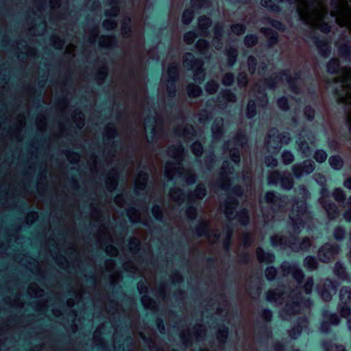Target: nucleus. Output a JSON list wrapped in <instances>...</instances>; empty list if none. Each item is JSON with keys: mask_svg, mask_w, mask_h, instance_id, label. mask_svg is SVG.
I'll return each mask as SVG.
<instances>
[{"mask_svg": "<svg viewBox=\"0 0 351 351\" xmlns=\"http://www.w3.org/2000/svg\"><path fill=\"white\" fill-rule=\"evenodd\" d=\"M332 197L335 201L343 202L346 199V194L341 188H336L332 192Z\"/></svg>", "mask_w": 351, "mask_h": 351, "instance_id": "nucleus-59", "label": "nucleus"}, {"mask_svg": "<svg viewBox=\"0 0 351 351\" xmlns=\"http://www.w3.org/2000/svg\"><path fill=\"white\" fill-rule=\"evenodd\" d=\"M319 201L330 219H335L339 216V208L335 203L324 197H321Z\"/></svg>", "mask_w": 351, "mask_h": 351, "instance_id": "nucleus-20", "label": "nucleus"}, {"mask_svg": "<svg viewBox=\"0 0 351 351\" xmlns=\"http://www.w3.org/2000/svg\"><path fill=\"white\" fill-rule=\"evenodd\" d=\"M115 266L114 261L112 259L107 260L106 261V269L108 272H112L110 274V282L112 284L116 283L118 280H119L121 278V273L118 271H113Z\"/></svg>", "mask_w": 351, "mask_h": 351, "instance_id": "nucleus-32", "label": "nucleus"}, {"mask_svg": "<svg viewBox=\"0 0 351 351\" xmlns=\"http://www.w3.org/2000/svg\"><path fill=\"white\" fill-rule=\"evenodd\" d=\"M282 177V173H280L278 171H274L268 176V183L269 184H277L279 182H280Z\"/></svg>", "mask_w": 351, "mask_h": 351, "instance_id": "nucleus-52", "label": "nucleus"}, {"mask_svg": "<svg viewBox=\"0 0 351 351\" xmlns=\"http://www.w3.org/2000/svg\"><path fill=\"white\" fill-rule=\"evenodd\" d=\"M315 140V138L311 132L305 130L300 132L296 144L298 151L302 154L303 157H308L311 155L312 149L309 144L313 145Z\"/></svg>", "mask_w": 351, "mask_h": 351, "instance_id": "nucleus-9", "label": "nucleus"}, {"mask_svg": "<svg viewBox=\"0 0 351 351\" xmlns=\"http://www.w3.org/2000/svg\"><path fill=\"white\" fill-rule=\"evenodd\" d=\"M98 240L101 243V245L105 246L106 252L112 256H117L118 254L117 249L112 245V244H108V243H115L117 245H119V239L114 238L110 234V231L108 229V227L106 226V223H101L99 230V235Z\"/></svg>", "mask_w": 351, "mask_h": 351, "instance_id": "nucleus-7", "label": "nucleus"}, {"mask_svg": "<svg viewBox=\"0 0 351 351\" xmlns=\"http://www.w3.org/2000/svg\"><path fill=\"white\" fill-rule=\"evenodd\" d=\"M186 92L189 97L196 98L199 97L202 90V88L194 84H190L186 87Z\"/></svg>", "mask_w": 351, "mask_h": 351, "instance_id": "nucleus-42", "label": "nucleus"}, {"mask_svg": "<svg viewBox=\"0 0 351 351\" xmlns=\"http://www.w3.org/2000/svg\"><path fill=\"white\" fill-rule=\"evenodd\" d=\"M335 80L337 101L346 106L345 112L348 124L351 130V69L343 68L340 75Z\"/></svg>", "mask_w": 351, "mask_h": 351, "instance_id": "nucleus-3", "label": "nucleus"}, {"mask_svg": "<svg viewBox=\"0 0 351 351\" xmlns=\"http://www.w3.org/2000/svg\"><path fill=\"white\" fill-rule=\"evenodd\" d=\"M169 197L172 202H174L178 205L181 204L185 199L184 193L182 190L179 188L171 189L169 192Z\"/></svg>", "mask_w": 351, "mask_h": 351, "instance_id": "nucleus-37", "label": "nucleus"}, {"mask_svg": "<svg viewBox=\"0 0 351 351\" xmlns=\"http://www.w3.org/2000/svg\"><path fill=\"white\" fill-rule=\"evenodd\" d=\"M228 166V162H224L220 172L221 187L222 189L227 191L230 185V180L228 179V174L232 173L230 171H227L226 169Z\"/></svg>", "mask_w": 351, "mask_h": 351, "instance_id": "nucleus-34", "label": "nucleus"}, {"mask_svg": "<svg viewBox=\"0 0 351 351\" xmlns=\"http://www.w3.org/2000/svg\"><path fill=\"white\" fill-rule=\"evenodd\" d=\"M228 334V328L222 326L219 328L217 334V338L219 341V343L222 345L226 342V340L227 339Z\"/></svg>", "mask_w": 351, "mask_h": 351, "instance_id": "nucleus-47", "label": "nucleus"}, {"mask_svg": "<svg viewBox=\"0 0 351 351\" xmlns=\"http://www.w3.org/2000/svg\"><path fill=\"white\" fill-rule=\"evenodd\" d=\"M195 47L200 53L206 54L209 47V44L206 40L200 39L196 43Z\"/></svg>", "mask_w": 351, "mask_h": 351, "instance_id": "nucleus-60", "label": "nucleus"}, {"mask_svg": "<svg viewBox=\"0 0 351 351\" xmlns=\"http://www.w3.org/2000/svg\"><path fill=\"white\" fill-rule=\"evenodd\" d=\"M313 40L318 49L319 54L324 58L328 57L330 53L328 43L324 40H320L315 36L313 37Z\"/></svg>", "mask_w": 351, "mask_h": 351, "instance_id": "nucleus-30", "label": "nucleus"}, {"mask_svg": "<svg viewBox=\"0 0 351 351\" xmlns=\"http://www.w3.org/2000/svg\"><path fill=\"white\" fill-rule=\"evenodd\" d=\"M340 302L349 304L351 302V287L343 286L339 290Z\"/></svg>", "mask_w": 351, "mask_h": 351, "instance_id": "nucleus-40", "label": "nucleus"}, {"mask_svg": "<svg viewBox=\"0 0 351 351\" xmlns=\"http://www.w3.org/2000/svg\"><path fill=\"white\" fill-rule=\"evenodd\" d=\"M106 187L110 191H114L118 184V172L112 169L108 175L106 180Z\"/></svg>", "mask_w": 351, "mask_h": 351, "instance_id": "nucleus-33", "label": "nucleus"}, {"mask_svg": "<svg viewBox=\"0 0 351 351\" xmlns=\"http://www.w3.org/2000/svg\"><path fill=\"white\" fill-rule=\"evenodd\" d=\"M246 143L245 136L241 133H238L232 141L226 143V149H229L230 156L235 163H239L240 161L239 147H243Z\"/></svg>", "mask_w": 351, "mask_h": 351, "instance_id": "nucleus-11", "label": "nucleus"}, {"mask_svg": "<svg viewBox=\"0 0 351 351\" xmlns=\"http://www.w3.org/2000/svg\"><path fill=\"white\" fill-rule=\"evenodd\" d=\"M212 21L211 20L205 16H202L198 19V28L199 29L201 36H206L207 35V29L211 25Z\"/></svg>", "mask_w": 351, "mask_h": 351, "instance_id": "nucleus-38", "label": "nucleus"}, {"mask_svg": "<svg viewBox=\"0 0 351 351\" xmlns=\"http://www.w3.org/2000/svg\"><path fill=\"white\" fill-rule=\"evenodd\" d=\"M176 135L183 136L185 139L189 140L195 136V131L191 125H180L176 128Z\"/></svg>", "mask_w": 351, "mask_h": 351, "instance_id": "nucleus-28", "label": "nucleus"}, {"mask_svg": "<svg viewBox=\"0 0 351 351\" xmlns=\"http://www.w3.org/2000/svg\"><path fill=\"white\" fill-rule=\"evenodd\" d=\"M116 134L115 128L113 125H108L105 128L104 134V141L106 146L105 152H107V154L110 157H114L115 148L117 145L112 141V138L114 137Z\"/></svg>", "mask_w": 351, "mask_h": 351, "instance_id": "nucleus-14", "label": "nucleus"}, {"mask_svg": "<svg viewBox=\"0 0 351 351\" xmlns=\"http://www.w3.org/2000/svg\"><path fill=\"white\" fill-rule=\"evenodd\" d=\"M295 212L293 207L290 215V219L292 221L294 232L298 233L300 230L301 227L303 226L306 220L309 218V213L306 211L305 206H301L300 210L298 211L297 214H295Z\"/></svg>", "mask_w": 351, "mask_h": 351, "instance_id": "nucleus-12", "label": "nucleus"}, {"mask_svg": "<svg viewBox=\"0 0 351 351\" xmlns=\"http://www.w3.org/2000/svg\"><path fill=\"white\" fill-rule=\"evenodd\" d=\"M315 169V162L311 160H306L292 166V171L296 178L312 173Z\"/></svg>", "mask_w": 351, "mask_h": 351, "instance_id": "nucleus-16", "label": "nucleus"}, {"mask_svg": "<svg viewBox=\"0 0 351 351\" xmlns=\"http://www.w3.org/2000/svg\"><path fill=\"white\" fill-rule=\"evenodd\" d=\"M223 118H216L212 125L211 130L214 140H219L223 134Z\"/></svg>", "mask_w": 351, "mask_h": 351, "instance_id": "nucleus-29", "label": "nucleus"}, {"mask_svg": "<svg viewBox=\"0 0 351 351\" xmlns=\"http://www.w3.org/2000/svg\"><path fill=\"white\" fill-rule=\"evenodd\" d=\"M339 55L348 60H351V48L347 45L338 47Z\"/></svg>", "mask_w": 351, "mask_h": 351, "instance_id": "nucleus-54", "label": "nucleus"}, {"mask_svg": "<svg viewBox=\"0 0 351 351\" xmlns=\"http://www.w3.org/2000/svg\"><path fill=\"white\" fill-rule=\"evenodd\" d=\"M339 67V60L336 58L331 59L327 64V71L330 73H336Z\"/></svg>", "mask_w": 351, "mask_h": 351, "instance_id": "nucleus-63", "label": "nucleus"}, {"mask_svg": "<svg viewBox=\"0 0 351 351\" xmlns=\"http://www.w3.org/2000/svg\"><path fill=\"white\" fill-rule=\"evenodd\" d=\"M183 66L187 69L193 70V79L202 82L205 78V71L203 69L204 62L195 58L191 53H186L183 57Z\"/></svg>", "mask_w": 351, "mask_h": 351, "instance_id": "nucleus-8", "label": "nucleus"}, {"mask_svg": "<svg viewBox=\"0 0 351 351\" xmlns=\"http://www.w3.org/2000/svg\"><path fill=\"white\" fill-rule=\"evenodd\" d=\"M141 302L145 308L154 310L156 307V302L146 295L141 297Z\"/></svg>", "mask_w": 351, "mask_h": 351, "instance_id": "nucleus-55", "label": "nucleus"}, {"mask_svg": "<svg viewBox=\"0 0 351 351\" xmlns=\"http://www.w3.org/2000/svg\"><path fill=\"white\" fill-rule=\"evenodd\" d=\"M284 295L285 293L281 290H269L267 293V300L271 302L281 304L282 300H284Z\"/></svg>", "mask_w": 351, "mask_h": 351, "instance_id": "nucleus-36", "label": "nucleus"}, {"mask_svg": "<svg viewBox=\"0 0 351 351\" xmlns=\"http://www.w3.org/2000/svg\"><path fill=\"white\" fill-rule=\"evenodd\" d=\"M218 99L219 104L223 106L228 103H235L237 101V96L230 90L226 89L220 92Z\"/></svg>", "mask_w": 351, "mask_h": 351, "instance_id": "nucleus-27", "label": "nucleus"}, {"mask_svg": "<svg viewBox=\"0 0 351 351\" xmlns=\"http://www.w3.org/2000/svg\"><path fill=\"white\" fill-rule=\"evenodd\" d=\"M285 83L293 93H301L302 82L297 73L293 75L289 71H284L278 74L275 73L270 78L265 80V84L269 88H274Z\"/></svg>", "mask_w": 351, "mask_h": 351, "instance_id": "nucleus-4", "label": "nucleus"}, {"mask_svg": "<svg viewBox=\"0 0 351 351\" xmlns=\"http://www.w3.org/2000/svg\"><path fill=\"white\" fill-rule=\"evenodd\" d=\"M226 55L228 57V65L232 66L237 61V50L235 48L230 47L226 49Z\"/></svg>", "mask_w": 351, "mask_h": 351, "instance_id": "nucleus-44", "label": "nucleus"}, {"mask_svg": "<svg viewBox=\"0 0 351 351\" xmlns=\"http://www.w3.org/2000/svg\"><path fill=\"white\" fill-rule=\"evenodd\" d=\"M168 155L175 160L174 162H167L165 168V176L171 180L175 176H184L187 184L195 182L196 175L191 170H186L181 167L183 159L184 148L182 145L169 147Z\"/></svg>", "mask_w": 351, "mask_h": 351, "instance_id": "nucleus-2", "label": "nucleus"}, {"mask_svg": "<svg viewBox=\"0 0 351 351\" xmlns=\"http://www.w3.org/2000/svg\"><path fill=\"white\" fill-rule=\"evenodd\" d=\"M168 80L166 85V90L169 97H173L176 95V82L178 79V66L175 63L169 65L167 69Z\"/></svg>", "mask_w": 351, "mask_h": 351, "instance_id": "nucleus-15", "label": "nucleus"}, {"mask_svg": "<svg viewBox=\"0 0 351 351\" xmlns=\"http://www.w3.org/2000/svg\"><path fill=\"white\" fill-rule=\"evenodd\" d=\"M323 319L320 329L324 332H327L329 330L330 325H337L340 321L336 313H331L327 311L323 313Z\"/></svg>", "mask_w": 351, "mask_h": 351, "instance_id": "nucleus-19", "label": "nucleus"}, {"mask_svg": "<svg viewBox=\"0 0 351 351\" xmlns=\"http://www.w3.org/2000/svg\"><path fill=\"white\" fill-rule=\"evenodd\" d=\"M330 14L339 25L351 32V0H332Z\"/></svg>", "mask_w": 351, "mask_h": 351, "instance_id": "nucleus-5", "label": "nucleus"}, {"mask_svg": "<svg viewBox=\"0 0 351 351\" xmlns=\"http://www.w3.org/2000/svg\"><path fill=\"white\" fill-rule=\"evenodd\" d=\"M318 263L315 258L307 256L304 260V267L310 271L315 270L317 268Z\"/></svg>", "mask_w": 351, "mask_h": 351, "instance_id": "nucleus-45", "label": "nucleus"}, {"mask_svg": "<svg viewBox=\"0 0 351 351\" xmlns=\"http://www.w3.org/2000/svg\"><path fill=\"white\" fill-rule=\"evenodd\" d=\"M205 335V329L201 325H197L193 328V333L181 332L180 339L185 346H188L191 343L192 337H194L196 340H200Z\"/></svg>", "mask_w": 351, "mask_h": 351, "instance_id": "nucleus-17", "label": "nucleus"}, {"mask_svg": "<svg viewBox=\"0 0 351 351\" xmlns=\"http://www.w3.org/2000/svg\"><path fill=\"white\" fill-rule=\"evenodd\" d=\"M329 163L335 169L339 170L343 166V160L339 156H332L329 158Z\"/></svg>", "mask_w": 351, "mask_h": 351, "instance_id": "nucleus-50", "label": "nucleus"}, {"mask_svg": "<svg viewBox=\"0 0 351 351\" xmlns=\"http://www.w3.org/2000/svg\"><path fill=\"white\" fill-rule=\"evenodd\" d=\"M323 348L326 351H346L343 346L332 344L327 341L323 343Z\"/></svg>", "mask_w": 351, "mask_h": 351, "instance_id": "nucleus-58", "label": "nucleus"}, {"mask_svg": "<svg viewBox=\"0 0 351 351\" xmlns=\"http://www.w3.org/2000/svg\"><path fill=\"white\" fill-rule=\"evenodd\" d=\"M300 310V306L298 301L289 300L286 302L285 308L280 312V316L283 319H288L289 317L295 315Z\"/></svg>", "mask_w": 351, "mask_h": 351, "instance_id": "nucleus-21", "label": "nucleus"}, {"mask_svg": "<svg viewBox=\"0 0 351 351\" xmlns=\"http://www.w3.org/2000/svg\"><path fill=\"white\" fill-rule=\"evenodd\" d=\"M44 291L41 289L38 285L32 283L28 288V293L35 298H39L43 295Z\"/></svg>", "mask_w": 351, "mask_h": 351, "instance_id": "nucleus-46", "label": "nucleus"}, {"mask_svg": "<svg viewBox=\"0 0 351 351\" xmlns=\"http://www.w3.org/2000/svg\"><path fill=\"white\" fill-rule=\"evenodd\" d=\"M148 179L147 173L140 171L135 180V192L140 194L141 191L145 190Z\"/></svg>", "mask_w": 351, "mask_h": 351, "instance_id": "nucleus-31", "label": "nucleus"}, {"mask_svg": "<svg viewBox=\"0 0 351 351\" xmlns=\"http://www.w3.org/2000/svg\"><path fill=\"white\" fill-rule=\"evenodd\" d=\"M289 3H297V12L300 19L309 26L328 33L330 27L324 21L327 14L325 3L322 0H278Z\"/></svg>", "mask_w": 351, "mask_h": 351, "instance_id": "nucleus-1", "label": "nucleus"}, {"mask_svg": "<svg viewBox=\"0 0 351 351\" xmlns=\"http://www.w3.org/2000/svg\"><path fill=\"white\" fill-rule=\"evenodd\" d=\"M196 232L199 236L206 235L209 241L215 243L219 237L217 232H209L207 222L203 221L196 228Z\"/></svg>", "mask_w": 351, "mask_h": 351, "instance_id": "nucleus-23", "label": "nucleus"}, {"mask_svg": "<svg viewBox=\"0 0 351 351\" xmlns=\"http://www.w3.org/2000/svg\"><path fill=\"white\" fill-rule=\"evenodd\" d=\"M334 273L338 276L339 278L343 280L350 282V278L347 274L346 268L341 263L339 262L335 263L334 267Z\"/></svg>", "mask_w": 351, "mask_h": 351, "instance_id": "nucleus-39", "label": "nucleus"}, {"mask_svg": "<svg viewBox=\"0 0 351 351\" xmlns=\"http://www.w3.org/2000/svg\"><path fill=\"white\" fill-rule=\"evenodd\" d=\"M279 132L275 129H271L267 135V147L269 152H274L281 148Z\"/></svg>", "mask_w": 351, "mask_h": 351, "instance_id": "nucleus-18", "label": "nucleus"}, {"mask_svg": "<svg viewBox=\"0 0 351 351\" xmlns=\"http://www.w3.org/2000/svg\"><path fill=\"white\" fill-rule=\"evenodd\" d=\"M265 202L270 206L274 212H284L288 205V199L274 191H267L265 195Z\"/></svg>", "mask_w": 351, "mask_h": 351, "instance_id": "nucleus-10", "label": "nucleus"}, {"mask_svg": "<svg viewBox=\"0 0 351 351\" xmlns=\"http://www.w3.org/2000/svg\"><path fill=\"white\" fill-rule=\"evenodd\" d=\"M261 32L268 38L269 45H274L277 43L278 35L277 33L269 28H262Z\"/></svg>", "mask_w": 351, "mask_h": 351, "instance_id": "nucleus-43", "label": "nucleus"}, {"mask_svg": "<svg viewBox=\"0 0 351 351\" xmlns=\"http://www.w3.org/2000/svg\"><path fill=\"white\" fill-rule=\"evenodd\" d=\"M144 124H145V130L147 133V140L149 141V136L147 134V132L149 130L150 134H151L150 138H152V141H153L154 138L156 137L157 133L160 130L158 121L156 120L155 118H153V119L148 118L145 120Z\"/></svg>", "mask_w": 351, "mask_h": 351, "instance_id": "nucleus-24", "label": "nucleus"}, {"mask_svg": "<svg viewBox=\"0 0 351 351\" xmlns=\"http://www.w3.org/2000/svg\"><path fill=\"white\" fill-rule=\"evenodd\" d=\"M127 215L132 222L140 221L141 220L140 213L135 208L128 209Z\"/></svg>", "mask_w": 351, "mask_h": 351, "instance_id": "nucleus-57", "label": "nucleus"}, {"mask_svg": "<svg viewBox=\"0 0 351 351\" xmlns=\"http://www.w3.org/2000/svg\"><path fill=\"white\" fill-rule=\"evenodd\" d=\"M334 289L333 282L330 279L326 278L323 281L322 285L319 288L318 291L324 300L329 301L332 298L331 292Z\"/></svg>", "mask_w": 351, "mask_h": 351, "instance_id": "nucleus-22", "label": "nucleus"}, {"mask_svg": "<svg viewBox=\"0 0 351 351\" xmlns=\"http://www.w3.org/2000/svg\"><path fill=\"white\" fill-rule=\"evenodd\" d=\"M338 310L341 315L343 317H348L351 315V309L349 307L348 304L339 302L338 305Z\"/></svg>", "mask_w": 351, "mask_h": 351, "instance_id": "nucleus-61", "label": "nucleus"}, {"mask_svg": "<svg viewBox=\"0 0 351 351\" xmlns=\"http://www.w3.org/2000/svg\"><path fill=\"white\" fill-rule=\"evenodd\" d=\"M293 179L289 173L282 172V177L280 180V186L283 189H291L293 186Z\"/></svg>", "mask_w": 351, "mask_h": 351, "instance_id": "nucleus-41", "label": "nucleus"}, {"mask_svg": "<svg viewBox=\"0 0 351 351\" xmlns=\"http://www.w3.org/2000/svg\"><path fill=\"white\" fill-rule=\"evenodd\" d=\"M256 114V104L254 100H250L247 105L246 116L249 119L253 118Z\"/></svg>", "mask_w": 351, "mask_h": 351, "instance_id": "nucleus-56", "label": "nucleus"}, {"mask_svg": "<svg viewBox=\"0 0 351 351\" xmlns=\"http://www.w3.org/2000/svg\"><path fill=\"white\" fill-rule=\"evenodd\" d=\"M114 41L113 37L102 36L99 38V45L101 47H111L114 44Z\"/></svg>", "mask_w": 351, "mask_h": 351, "instance_id": "nucleus-51", "label": "nucleus"}, {"mask_svg": "<svg viewBox=\"0 0 351 351\" xmlns=\"http://www.w3.org/2000/svg\"><path fill=\"white\" fill-rule=\"evenodd\" d=\"M72 117L78 128H82L84 125V117L80 110H75Z\"/></svg>", "mask_w": 351, "mask_h": 351, "instance_id": "nucleus-48", "label": "nucleus"}, {"mask_svg": "<svg viewBox=\"0 0 351 351\" xmlns=\"http://www.w3.org/2000/svg\"><path fill=\"white\" fill-rule=\"evenodd\" d=\"M237 206V202L232 197H228L224 203V214L229 220H232L235 218V208Z\"/></svg>", "mask_w": 351, "mask_h": 351, "instance_id": "nucleus-26", "label": "nucleus"}, {"mask_svg": "<svg viewBox=\"0 0 351 351\" xmlns=\"http://www.w3.org/2000/svg\"><path fill=\"white\" fill-rule=\"evenodd\" d=\"M271 243L274 247H285V246H289L295 252L300 250L306 251L311 245V241L308 237L303 238L302 241L299 242L295 238L292 237L288 240L286 237L279 235L271 237Z\"/></svg>", "mask_w": 351, "mask_h": 351, "instance_id": "nucleus-6", "label": "nucleus"}, {"mask_svg": "<svg viewBox=\"0 0 351 351\" xmlns=\"http://www.w3.org/2000/svg\"><path fill=\"white\" fill-rule=\"evenodd\" d=\"M219 84L213 80H210L206 84L205 90L207 93L213 95L216 93L219 89Z\"/></svg>", "mask_w": 351, "mask_h": 351, "instance_id": "nucleus-49", "label": "nucleus"}, {"mask_svg": "<svg viewBox=\"0 0 351 351\" xmlns=\"http://www.w3.org/2000/svg\"><path fill=\"white\" fill-rule=\"evenodd\" d=\"M339 250L340 247L337 244L325 243L318 250L317 256L321 261L328 263L334 259Z\"/></svg>", "mask_w": 351, "mask_h": 351, "instance_id": "nucleus-13", "label": "nucleus"}, {"mask_svg": "<svg viewBox=\"0 0 351 351\" xmlns=\"http://www.w3.org/2000/svg\"><path fill=\"white\" fill-rule=\"evenodd\" d=\"M346 235V229L342 226H337L334 229L333 237L337 241H341Z\"/></svg>", "mask_w": 351, "mask_h": 351, "instance_id": "nucleus-62", "label": "nucleus"}, {"mask_svg": "<svg viewBox=\"0 0 351 351\" xmlns=\"http://www.w3.org/2000/svg\"><path fill=\"white\" fill-rule=\"evenodd\" d=\"M191 6L194 10L207 8L210 6V2L208 0H191Z\"/></svg>", "mask_w": 351, "mask_h": 351, "instance_id": "nucleus-53", "label": "nucleus"}, {"mask_svg": "<svg viewBox=\"0 0 351 351\" xmlns=\"http://www.w3.org/2000/svg\"><path fill=\"white\" fill-rule=\"evenodd\" d=\"M295 157L290 151L285 150L282 154V160L285 165H289L294 161Z\"/></svg>", "mask_w": 351, "mask_h": 351, "instance_id": "nucleus-64", "label": "nucleus"}, {"mask_svg": "<svg viewBox=\"0 0 351 351\" xmlns=\"http://www.w3.org/2000/svg\"><path fill=\"white\" fill-rule=\"evenodd\" d=\"M256 257L260 263L269 264L274 261L275 256L273 254L265 252L261 247H258L256 252Z\"/></svg>", "mask_w": 351, "mask_h": 351, "instance_id": "nucleus-35", "label": "nucleus"}, {"mask_svg": "<svg viewBox=\"0 0 351 351\" xmlns=\"http://www.w3.org/2000/svg\"><path fill=\"white\" fill-rule=\"evenodd\" d=\"M206 195V189L203 184H199L194 191L188 195V202L189 203L195 202L197 200L202 199Z\"/></svg>", "mask_w": 351, "mask_h": 351, "instance_id": "nucleus-25", "label": "nucleus"}]
</instances>
